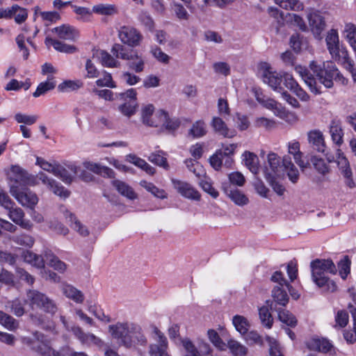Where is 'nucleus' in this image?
<instances>
[{
  "label": "nucleus",
  "instance_id": "nucleus-53",
  "mask_svg": "<svg viewBox=\"0 0 356 356\" xmlns=\"http://www.w3.org/2000/svg\"><path fill=\"white\" fill-rule=\"evenodd\" d=\"M148 160L161 167H163L165 169H168L169 165L167 163V159L164 156V153L163 152H158L157 153H152L148 156Z\"/></svg>",
  "mask_w": 356,
  "mask_h": 356
},
{
  "label": "nucleus",
  "instance_id": "nucleus-10",
  "mask_svg": "<svg viewBox=\"0 0 356 356\" xmlns=\"http://www.w3.org/2000/svg\"><path fill=\"white\" fill-rule=\"evenodd\" d=\"M307 18L310 30L315 38L321 39L322 33L326 26L324 17L321 13L318 10L311 9L307 13Z\"/></svg>",
  "mask_w": 356,
  "mask_h": 356
},
{
  "label": "nucleus",
  "instance_id": "nucleus-1",
  "mask_svg": "<svg viewBox=\"0 0 356 356\" xmlns=\"http://www.w3.org/2000/svg\"><path fill=\"white\" fill-rule=\"evenodd\" d=\"M12 172L16 174V184L10 186V194L22 206L33 208L38 202V196L29 188L20 186L22 185H35L37 184L35 179L19 166H13Z\"/></svg>",
  "mask_w": 356,
  "mask_h": 356
},
{
  "label": "nucleus",
  "instance_id": "nucleus-42",
  "mask_svg": "<svg viewBox=\"0 0 356 356\" xmlns=\"http://www.w3.org/2000/svg\"><path fill=\"white\" fill-rule=\"evenodd\" d=\"M227 348L234 356H246L248 354V348L234 339H229L227 341Z\"/></svg>",
  "mask_w": 356,
  "mask_h": 356
},
{
  "label": "nucleus",
  "instance_id": "nucleus-17",
  "mask_svg": "<svg viewBox=\"0 0 356 356\" xmlns=\"http://www.w3.org/2000/svg\"><path fill=\"white\" fill-rule=\"evenodd\" d=\"M147 343L143 329L137 323H134L128 338L124 341V346L127 348H134L137 346H145Z\"/></svg>",
  "mask_w": 356,
  "mask_h": 356
},
{
  "label": "nucleus",
  "instance_id": "nucleus-30",
  "mask_svg": "<svg viewBox=\"0 0 356 356\" xmlns=\"http://www.w3.org/2000/svg\"><path fill=\"white\" fill-rule=\"evenodd\" d=\"M242 156L245 165L250 172L257 175L259 170L258 156L255 154L248 151H245Z\"/></svg>",
  "mask_w": 356,
  "mask_h": 356
},
{
  "label": "nucleus",
  "instance_id": "nucleus-47",
  "mask_svg": "<svg viewBox=\"0 0 356 356\" xmlns=\"http://www.w3.org/2000/svg\"><path fill=\"white\" fill-rule=\"evenodd\" d=\"M0 324L11 331L15 330L19 326L18 322L14 318L2 311H0Z\"/></svg>",
  "mask_w": 356,
  "mask_h": 356
},
{
  "label": "nucleus",
  "instance_id": "nucleus-54",
  "mask_svg": "<svg viewBox=\"0 0 356 356\" xmlns=\"http://www.w3.org/2000/svg\"><path fill=\"white\" fill-rule=\"evenodd\" d=\"M25 40L31 44L33 45L32 38L31 37H26L24 33L19 34L17 36L15 40L18 48L20 51L23 52V57L25 60H26L29 57V53L27 48L25 47L24 42Z\"/></svg>",
  "mask_w": 356,
  "mask_h": 356
},
{
  "label": "nucleus",
  "instance_id": "nucleus-61",
  "mask_svg": "<svg viewBox=\"0 0 356 356\" xmlns=\"http://www.w3.org/2000/svg\"><path fill=\"white\" fill-rule=\"evenodd\" d=\"M120 79L128 86H134L140 81V78L131 72H123Z\"/></svg>",
  "mask_w": 356,
  "mask_h": 356
},
{
  "label": "nucleus",
  "instance_id": "nucleus-21",
  "mask_svg": "<svg viewBox=\"0 0 356 356\" xmlns=\"http://www.w3.org/2000/svg\"><path fill=\"white\" fill-rule=\"evenodd\" d=\"M174 188L183 197L194 200H199L200 195L190 184L175 179H172Z\"/></svg>",
  "mask_w": 356,
  "mask_h": 356
},
{
  "label": "nucleus",
  "instance_id": "nucleus-22",
  "mask_svg": "<svg viewBox=\"0 0 356 356\" xmlns=\"http://www.w3.org/2000/svg\"><path fill=\"white\" fill-rule=\"evenodd\" d=\"M295 70L300 76L312 92L316 95L321 93V88L317 86L315 78L305 67L297 65L295 67Z\"/></svg>",
  "mask_w": 356,
  "mask_h": 356
},
{
  "label": "nucleus",
  "instance_id": "nucleus-57",
  "mask_svg": "<svg viewBox=\"0 0 356 356\" xmlns=\"http://www.w3.org/2000/svg\"><path fill=\"white\" fill-rule=\"evenodd\" d=\"M6 307L10 309V312L13 313L17 316H22L24 314L23 304L18 299L8 302Z\"/></svg>",
  "mask_w": 356,
  "mask_h": 356
},
{
  "label": "nucleus",
  "instance_id": "nucleus-50",
  "mask_svg": "<svg viewBox=\"0 0 356 356\" xmlns=\"http://www.w3.org/2000/svg\"><path fill=\"white\" fill-rule=\"evenodd\" d=\"M237 147V144H229L223 146L222 149L220 150L222 152V156L225 158V165L228 168L231 167L233 163V159L229 156L234 154Z\"/></svg>",
  "mask_w": 356,
  "mask_h": 356
},
{
  "label": "nucleus",
  "instance_id": "nucleus-31",
  "mask_svg": "<svg viewBox=\"0 0 356 356\" xmlns=\"http://www.w3.org/2000/svg\"><path fill=\"white\" fill-rule=\"evenodd\" d=\"M63 293L69 299L72 300L76 303H82L84 300L83 293L70 284H64L62 286Z\"/></svg>",
  "mask_w": 356,
  "mask_h": 356
},
{
  "label": "nucleus",
  "instance_id": "nucleus-3",
  "mask_svg": "<svg viewBox=\"0 0 356 356\" xmlns=\"http://www.w3.org/2000/svg\"><path fill=\"white\" fill-rule=\"evenodd\" d=\"M309 67L318 81L327 88H331L333 86V80L339 81L343 85L348 83V80L340 74L332 61L323 62L321 65L313 60L310 63Z\"/></svg>",
  "mask_w": 356,
  "mask_h": 356
},
{
  "label": "nucleus",
  "instance_id": "nucleus-36",
  "mask_svg": "<svg viewBox=\"0 0 356 356\" xmlns=\"http://www.w3.org/2000/svg\"><path fill=\"white\" fill-rule=\"evenodd\" d=\"M270 309H275L277 312L278 318L283 323L290 327H295L297 325V319L296 316L291 314L289 311L286 309H273V302L270 304Z\"/></svg>",
  "mask_w": 356,
  "mask_h": 356
},
{
  "label": "nucleus",
  "instance_id": "nucleus-39",
  "mask_svg": "<svg viewBox=\"0 0 356 356\" xmlns=\"http://www.w3.org/2000/svg\"><path fill=\"white\" fill-rule=\"evenodd\" d=\"M98 58L104 67H118L120 65V63L110 54L104 50L97 51Z\"/></svg>",
  "mask_w": 356,
  "mask_h": 356
},
{
  "label": "nucleus",
  "instance_id": "nucleus-52",
  "mask_svg": "<svg viewBox=\"0 0 356 356\" xmlns=\"http://www.w3.org/2000/svg\"><path fill=\"white\" fill-rule=\"evenodd\" d=\"M311 162L315 170L318 173L324 175L329 172V166L327 165L324 159L314 156L311 158Z\"/></svg>",
  "mask_w": 356,
  "mask_h": 356
},
{
  "label": "nucleus",
  "instance_id": "nucleus-34",
  "mask_svg": "<svg viewBox=\"0 0 356 356\" xmlns=\"http://www.w3.org/2000/svg\"><path fill=\"white\" fill-rule=\"evenodd\" d=\"M127 67L130 70L136 73H140L144 71L145 62L144 58L136 51L132 58L129 59Z\"/></svg>",
  "mask_w": 356,
  "mask_h": 356
},
{
  "label": "nucleus",
  "instance_id": "nucleus-62",
  "mask_svg": "<svg viewBox=\"0 0 356 356\" xmlns=\"http://www.w3.org/2000/svg\"><path fill=\"white\" fill-rule=\"evenodd\" d=\"M338 268L341 277L345 280L350 273V261L347 256L339 262Z\"/></svg>",
  "mask_w": 356,
  "mask_h": 356
},
{
  "label": "nucleus",
  "instance_id": "nucleus-2",
  "mask_svg": "<svg viewBox=\"0 0 356 356\" xmlns=\"http://www.w3.org/2000/svg\"><path fill=\"white\" fill-rule=\"evenodd\" d=\"M310 267L312 280L319 288L327 292L337 290L335 282L326 276L327 273H337V268L332 260L317 259L311 262Z\"/></svg>",
  "mask_w": 356,
  "mask_h": 356
},
{
  "label": "nucleus",
  "instance_id": "nucleus-49",
  "mask_svg": "<svg viewBox=\"0 0 356 356\" xmlns=\"http://www.w3.org/2000/svg\"><path fill=\"white\" fill-rule=\"evenodd\" d=\"M254 124L257 128H264L266 130H271L277 126L275 120L265 117L256 118Z\"/></svg>",
  "mask_w": 356,
  "mask_h": 356
},
{
  "label": "nucleus",
  "instance_id": "nucleus-38",
  "mask_svg": "<svg viewBox=\"0 0 356 356\" xmlns=\"http://www.w3.org/2000/svg\"><path fill=\"white\" fill-rule=\"evenodd\" d=\"M56 86L55 77H47L45 81L41 82L37 87L36 90L33 92L34 97H38L44 95L47 92L53 90Z\"/></svg>",
  "mask_w": 356,
  "mask_h": 356
},
{
  "label": "nucleus",
  "instance_id": "nucleus-32",
  "mask_svg": "<svg viewBox=\"0 0 356 356\" xmlns=\"http://www.w3.org/2000/svg\"><path fill=\"white\" fill-rule=\"evenodd\" d=\"M307 346L312 350L322 353H328L332 348V344L325 339H312L308 342Z\"/></svg>",
  "mask_w": 356,
  "mask_h": 356
},
{
  "label": "nucleus",
  "instance_id": "nucleus-33",
  "mask_svg": "<svg viewBox=\"0 0 356 356\" xmlns=\"http://www.w3.org/2000/svg\"><path fill=\"white\" fill-rule=\"evenodd\" d=\"M47 45H51L54 48L60 52L72 54L76 51V47L74 45L65 44L59 40L47 38L45 40Z\"/></svg>",
  "mask_w": 356,
  "mask_h": 356
},
{
  "label": "nucleus",
  "instance_id": "nucleus-58",
  "mask_svg": "<svg viewBox=\"0 0 356 356\" xmlns=\"http://www.w3.org/2000/svg\"><path fill=\"white\" fill-rule=\"evenodd\" d=\"M287 18L292 25L296 26L302 31H307V26L306 25L302 17H301L300 16L294 13H289L287 15Z\"/></svg>",
  "mask_w": 356,
  "mask_h": 356
},
{
  "label": "nucleus",
  "instance_id": "nucleus-12",
  "mask_svg": "<svg viewBox=\"0 0 356 356\" xmlns=\"http://www.w3.org/2000/svg\"><path fill=\"white\" fill-rule=\"evenodd\" d=\"M118 36L122 42L131 47L140 45L143 35L135 28L122 26L119 31Z\"/></svg>",
  "mask_w": 356,
  "mask_h": 356
},
{
  "label": "nucleus",
  "instance_id": "nucleus-59",
  "mask_svg": "<svg viewBox=\"0 0 356 356\" xmlns=\"http://www.w3.org/2000/svg\"><path fill=\"white\" fill-rule=\"evenodd\" d=\"M13 17L17 24H22L26 21L28 17L27 10L22 8L17 4L14 5Z\"/></svg>",
  "mask_w": 356,
  "mask_h": 356
},
{
  "label": "nucleus",
  "instance_id": "nucleus-35",
  "mask_svg": "<svg viewBox=\"0 0 356 356\" xmlns=\"http://www.w3.org/2000/svg\"><path fill=\"white\" fill-rule=\"evenodd\" d=\"M136 51L133 49H128L124 46L120 44H115L111 48V53L116 58L128 60L132 58L133 54Z\"/></svg>",
  "mask_w": 356,
  "mask_h": 356
},
{
  "label": "nucleus",
  "instance_id": "nucleus-46",
  "mask_svg": "<svg viewBox=\"0 0 356 356\" xmlns=\"http://www.w3.org/2000/svg\"><path fill=\"white\" fill-rule=\"evenodd\" d=\"M259 316L261 324L268 329H270L273 325V318L269 312L268 306H262L259 309Z\"/></svg>",
  "mask_w": 356,
  "mask_h": 356
},
{
  "label": "nucleus",
  "instance_id": "nucleus-8",
  "mask_svg": "<svg viewBox=\"0 0 356 356\" xmlns=\"http://www.w3.org/2000/svg\"><path fill=\"white\" fill-rule=\"evenodd\" d=\"M271 280L279 284V286H275L272 291L273 301L277 305L285 307L289 302V298L287 293L282 287L285 286L289 292H291L292 286L288 284L286 280L284 278L282 273L279 271L274 273L271 277Z\"/></svg>",
  "mask_w": 356,
  "mask_h": 356
},
{
  "label": "nucleus",
  "instance_id": "nucleus-18",
  "mask_svg": "<svg viewBox=\"0 0 356 356\" xmlns=\"http://www.w3.org/2000/svg\"><path fill=\"white\" fill-rule=\"evenodd\" d=\"M280 159L275 153L270 152L267 156V164L264 169L265 179L279 177L281 172Z\"/></svg>",
  "mask_w": 356,
  "mask_h": 356
},
{
  "label": "nucleus",
  "instance_id": "nucleus-45",
  "mask_svg": "<svg viewBox=\"0 0 356 356\" xmlns=\"http://www.w3.org/2000/svg\"><path fill=\"white\" fill-rule=\"evenodd\" d=\"M232 323L236 330L241 334H246L250 327V323L243 316L236 315L233 317Z\"/></svg>",
  "mask_w": 356,
  "mask_h": 356
},
{
  "label": "nucleus",
  "instance_id": "nucleus-48",
  "mask_svg": "<svg viewBox=\"0 0 356 356\" xmlns=\"http://www.w3.org/2000/svg\"><path fill=\"white\" fill-rule=\"evenodd\" d=\"M83 86L81 81L67 80L58 86V90L62 92L73 91L79 89Z\"/></svg>",
  "mask_w": 356,
  "mask_h": 356
},
{
  "label": "nucleus",
  "instance_id": "nucleus-63",
  "mask_svg": "<svg viewBox=\"0 0 356 356\" xmlns=\"http://www.w3.org/2000/svg\"><path fill=\"white\" fill-rule=\"evenodd\" d=\"M207 335L209 341L213 344V346L220 350L224 349L225 343L216 330L212 329L209 330L207 332Z\"/></svg>",
  "mask_w": 356,
  "mask_h": 356
},
{
  "label": "nucleus",
  "instance_id": "nucleus-40",
  "mask_svg": "<svg viewBox=\"0 0 356 356\" xmlns=\"http://www.w3.org/2000/svg\"><path fill=\"white\" fill-rule=\"evenodd\" d=\"M112 184L117 191L123 196H125L130 200L136 198V194L126 183L120 180H114L112 181Z\"/></svg>",
  "mask_w": 356,
  "mask_h": 356
},
{
  "label": "nucleus",
  "instance_id": "nucleus-6",
  "mask_svg": "<svg viewBox=\"0 0 356 356\" xmlns=\"http://www.w3.org/2000/svg\"><path fill=\"white\" fill-rule=\"evenodd\" d=\"M256 99L264 107L272 111L275 116L284 120L286 123L292 125L298 122L299 118L295 113L286 110L280 103L275 100L270 98L264 99L259 95H256Z\"/></svg>",
  "mask_w": 356,
  "mask_h": 356
},
{
  "label": "nucleus",
  "instance_id": "nucleus-13",
  "mask_svg": "<svg viewBox=\"0 0 356 356\" xmlns=\"http://www.w3.org/2000/svg\"><path fill=\"white\" fill-rule=\"evenodd\" d=\"M70 331L83 346L88 347L92 346L101 347L103 345V341L100 338L92 333L85 332L78 325L72 326Z\"/></svg>",
  "mask_w": 356,
  "mask_h": 356
},
{
  "label": "nucleus",
  "instance_id": "nucleus-19",
  "mask_svg": "<svg viewBox=\"0 0 356 356\" xmlns=\"http://www.w3.org/2000/svg\"><path fill=\"white\" fill-rule=\"evenodd\" d=\"M325 42L327 48L332 58L335 60H339L341 56L339 37L337 30L334 29H330L327 33Z\"/></svg>",
  "mask_w": 356,
  "mask_h": 356
},
{
  "label": "nucleus",
  "instance_id": "nucleus-24",
  "mask_svg": "<svg viewBox=\"0 0 356 356\" xmlns=\"http://www.w3.org/2000/svg\"><path fill=\"white\" fill-rule=\"evenodd\" d=\"M309 143L318 152L323 153L325 149V143L323 134L319 129H312L307 132Z\"/></svg>",
  "mask_w": 356,
  "mask_h": 356
},
{
  "label": "nucleus",
  "instance_id": "nucleus-28",
  "mask_svg": "<svg viewBox=\"0 0 356 356\" xmlns=\"http://www.w3.org/2000/svg\"><path fill=\"white\" fill-rule=\"evenodd\" d=\"M282 165L286 172L289 180L296 184L299 179L300 173L297 168L292 163L291 157L284 156L282 159Z\"/></svg>",
  "mask_w": 356,
  "mask_h": 356
},
{
  "label": "nucleus",
  "instance_id": "nucleus-26",
  "mask_svg": "<svg viewBox=\"0 0 356 356\" xmlns=\"http://www.w3.org/2000/svg\"><path fill=\"white\" fill-rule=\"evenodd\" d=\"M329 131L333 143L337 146H341L343 143L344 135L341 121L337 119L332 120L329 127Z\"/></svg>",
  "mask_w": 356,
  "mask_h": 356
},
{
  "label": "nucleus",
  "instance_id": "nucleus-29",
  "mask_svg": "<svg viewBox=\"0 0 356 356\" xmlns=\"http://www.w3.org/2000/svg\"><path fill=\"white\" fill-rule=\"evenodd\" d=\"M225 194L237 205L243 206L249 202L248 197L241 191L236 188H224Z\"/></svg>",
  "mask_w": 356,
  "mask_h": 356
},
{
  "label": "nucleus",
  "instance_id": "nucleus-56",
  "mask_svg": "<svg viewBox=\"0 0 356 356\" xmlns=\"http://www.w3.org/2000/svg\"><path fill=\"white\" fill-rule=\"evenodd\" d=\"M181 342L186 352L184 356H200L197 346H196L190 339H182Z\"/></svg>",
  "mask_w": 356,
  "mask_h": 356
},
{
  "label": "nucleus",
  "instance_id": "nucleus-4",
  "mask_svg": "<svg viewBox=\"0 0 356 356\" xmlns=\"http://www.w3.org/2000/svg\"><path fill=\"white\" fill-rule=\"evenodd\" d=\"M26 302L33 310L40 309L51 316L54 315L58 310L56 302L38 290L27 291Z\"/></svg>",
  "mask_w": 356,
  "mask_h": 356
},
{
  "label": "nucleus",
  "instance_id": "nucleus-44",
  "mask_svg": "<svg viewBox=\"0 0 356 356\" xmlns=\"http://www.w3.org/2000/svg\"><path fill=\"white\" fill-rule=\"evenodd\" d=\"M207 134V125L202 120L196 121L188 131V135L193 138H201Z\"/></svg>",
  "mask_w": 356,
  "mask_h": 356
},
{
  "label": "nucleus",
  "instance_id": "nucleus-7",
  "mask_svg": "<svg viewBox=\"0 0 356 356\" xmlns=\"http://www.w3.org/2000/svg\"><path fill=\"white\" fill-rule=\"evenodd\" d=\"M259 72L263 81L273 90L280 93L284 90L282 86L284 74L273 70L270 64L266 62L259 64Z\"/></svg>",
  "mask_w": 356,
  "mask_h": 356
},
{
  "label": "nucleus",
  "instance_id": "nucleus-64",
  "mask_svg": "<svg viewBox=\"0 0 356 356\" xmlns=\"http://www.w3.org/2000/svg\"><path fill=\"white\" fill-rule=\"evenodd\" d=\"M74 12L78 15L79 19L88 20L92 15V10H90L89 8L86 7L77 6L72 5Z\"/></svg>",
  "mask_w": 356,
  "mask_h": 356
},
{
  "label": "nucleus",
  "instance_id": "nucleus-25",
  "mask_svg": "<svg viewBox=\"0 0 356 356\" xmlns=\"http://www.w3.org/2000/svg\"><path fill=\"white\" fill-rule=\"evenodd\" d=\"M211 125L216 134L225 138H232L236 135V130L229 129L222 119L219 117H213Z\"/></svg>",
  "mask_w": 356,
  "mask_h": 356
},
{
  "label": "nucleus",
  "instance_id": "nucleus-11",
  "mask_svg": "<svg viewBox=\"0 0 356 356\" xmlns=\"http://www.w3.org/2000/svg\"><path fill=\"white\" fill-rule=\"evenodd\" d=\"M134 323L129 321L118 322L108 326V332L113 339L118 341L119 344L124 346V341L128 338Z\"/></svg>",
  "mask_w": 356,
  "mask_h": 356
},
{
  "label": "nucleus",
  "instance_id": "nucleus-16",
  "mask_svg": "<svg viewBox=\"0 0 356 356\" xmlns=\"http://www.w3.org/2000/svg\"><path fill=\"white\" fill-rule=\"evenodd\" d=\"M36 178L40 180L44 185L47 186V188L52 191L55 195L64 199L70 196V192L69 191L65 189L64 186L60 185L54 179L49 177L44 173H38L36 176Z\"/></svg>",
  "mask_w": 356,
  "mask_h": 356
},
{
  "label": "nucleus",
  "instance_id": "nucleus-55",
  "mask_svg": "<svg viewBox=\"0 0 356 356\" xmlns=\"http://www.w3.org/2000/svg\"><path fill=\"white\" fill-rule=\"evenodd\" d=\"M341 175L345 179L346 185L350 188H353L356 186V184L353 179V175L350 167V163L339 169Z\"/></svg>",
  "mask_w": 356,
  "mask_h": 356
},
{
  "label": "nucleus",
  "instance_id": "nucleus-20",
  "mask_svg": "<svg viewBox=\"0 0 356 356\" xmlns=\"http://www.w3.org/2000/svg\"><path fill=\"white\" fill-rule=\"evenodd\" d=\"M65 218L70 224V227L77 232L81 236L86 237L90 234L88 228L83 225L73 213L67 210L64 207H60Z\"/></svg>",
  "mask_w": 356,
  "mask_h": 356
},
{
  "label": "nucleus",
  "instance_id": "nucleus-15",
  "mask_svg": "<svg viewBox=\"0 0 356 356\" xmlns=\"http://www.w3.org/2000/svg\"><path fill=\"white\" fill-rule=\"evenodd\" d=\"M54 175L60 179L65 184H71L74 175H76L79 171V167L74 163L65 164V165L57 163Z\"/></svg>",
  "mask_w": 356,
  "mask_h": 356
},
{
  "label": "nucleus",
  "instance_id": "nucleus-43",
  "mask_svg": "<svg viewBox=\"0 0 356 356\" xmlns=\"http://www.w3.org/2000/svg\"><path fill=\"white\" fill-rule=\"evenodd\" d=\"M275 2L285 10L300 11L304 9L303 3L299 0H275Z\"/></svg>",
  "mask_w": 356,
  "mask_h": 356
},
{
  "label": "nucleus",
  "instance_id": "nucleus-14",
  "mask_svg": "<svg viewBox=\"0 0 356 356\" xmlns=\"http://www.w3.org/2000/svg\"><path fill=\"white\" fill-rule=\"evenodd\" d=\"M156 336V343H152L149 348V356H170L167 353L168 341L164 334L157 328H154Z\"/></svg>",
  "mask_w": 356,
  "mask_h": 356
},
{
  "label": "nucleus",
  "instance_id": "nucleus-23",
  "mask_svg": "<svg viewBox=\"0 0 356 356\" xmlns=\"http://www.w3.org/2000/svg\"><path fill=\"white\" fill-rule=\"evenodd\" d=\"M51 32L56 34L59 38L69 41H75L79 36L78 30L69 24H63L55 27Z\"/></svg>",
  "mask_w": 356,
  "mask_h": 356
},
{
  "label": "nucleus",
  "instance_id": "nucleus-27",
  "mask_svg": "<svg viewBox=\"0 0 356 356\" xmlns=\"http://www.w3.org/2000/svg\"><path fill=\"white\" fill-rule=\"evenodd\" d=\"M44 258L47 264L59 273H63L67 269V264L60 260L58 257L53 254L50 250H47L44 253Z\"/></svg>",
  "mask_w": 356,
  "mask_h": 356
},
{
  "label": "nucleus",
  "instance_id": "nucleus-60",
  "mask_svg": "<svg viewBox=\"0 0 356 356\" xmlns=\"http://www.w3.org/2000/svg\"><path fill=\"white\" fill-rule=\"evenodd\" d=\"M14 118H15V120L18 123H23V124H27V125L33 124L34 123L36 122V121L38 119V115H29L21 113H16L15 115Z\"/></svg>",
  "mask_w": 356,
  "mask_h": 356
},
{
  "label": "nucleus",
  "instance_id": "nucleus-9",
  "mask_svg": "<svg viewBox=\"0 0 356 356\" xmlns=\"http://www.w3.org/2000/svg\"><path fill=\"white\" fill-rule=\"evenodd\" d=\"M140 113L142 122L151 127H161V123L166 118V111L162 109L155 111V107L152 104L143 106Z\"/></svg>",
  "mask_w": 356,
  "mask_h": 356
},
{
  "label": "nucleus",
  "instance_id": "nucleus-51",
  "mask_svg": "<svg viewBox=\"0 0 356 356\" xmlns=\"http://www.w3.org/2000/svg\"><path fill=\"white\" fill-rule=\"evenodd\" d=\"M137 102H125L118 106L119 111L124 116L130 118L136 113Z\"/></svg>",
  "mask_w": 356,
  "mask_h": 356
},
{
  "label": "nucleus",
  "instance_id": "nucleus-5",
  "mask_svg": "<svg viewBox=\"0 0 356 356\" xmlns=\"http://www.w3.org/2000/svg\"><path fill=\"white\" fill-rule=\"evenodd\" d=\"M24 342L42 356H61L59 352L52 348L50 340L40 332H34L33 339L25 338Z\"/></svg>",
  "mask_w": 356,
  "mask_h": 356
},
{
  "label": "nucleus",
  "instance_id": "nucleus-37",
  "mask_svg": "<svg viewBox=\"0 0 356 356\" xmlns=\"http://www.w3.org/2000/svg\"><path fill=\"white\" fill-rule=\"evenodd\" d=\"M92 12L101 15L111 16L118 13V9L114 4L99 3L92 7Z\"/></svg>",
  "mask_w": 356,
  "mask_h": 356
},
{
  "label": "nucleus",
  "instance_id": "nucleus-41",
  "mask_svg": "<svg viewBox=\"0 0 356 356\" xmlns=\"http://www.w3.org/2000/svg\"><path fill=\"white\" fill-rule=\"evenodd\" d=\"M22 257L25 262L30 264L37 268H43L44 265V259L31 251H24Z\"/></svg>",
  "mask_w": 356,
  "mask_h": 356
}]
</instances>
